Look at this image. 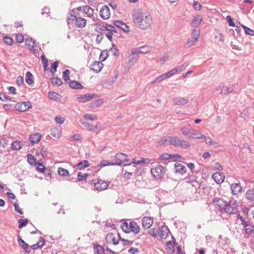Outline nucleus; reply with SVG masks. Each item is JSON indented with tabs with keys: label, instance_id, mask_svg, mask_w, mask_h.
<instances>
[{
	"label": "nucleus",
	"instance_id": "nucleus-1",
	"mask_svg": "<svg viewBox=\"0 0 254 254\" xmlns=\"http://www.w3.org/2000/svg\"><path fill=\"white\" fill-rule=\"evenodd\" d=\"M134 25L141 30L148 28L153 23L151 14L142 9H135L131 14Z\"/></svg>",
	"mask_w": 254,
	"mask_h": 254
},
{
	"label": "nucleus",
	"instance_id": "nucleus-2",
	"mask_svg": "<svg viewBox=\"0 0 254 254\" xmlns=\"http://www.w3.org/2000/svg\"><path fill=\"white\" fill-rule=\"evenodd\" d=\"M74 22V26L77 28H82L86 26V20L80 16H78L74 9L69 12V16L66 18V22L69 28H70V23Z\"/></svg>",
	"mask_w": 254,
	"mask_h": 254
},
{
	"label": "nucleus",
	"instance_id": "nucleus-3",
	"mask_svg": "<svg viewBox=\"0 0 254 254\" xmlns=\"http://www.w3.org/2000/svg\"><path fill=\"white\" fill-rule=\"evenodd\" d=\"M236 202L237 201L234 199L228 202L220 200L219 201L218 207L221 211H223L229 214H235L238 211Z\"/></svg>",
	"mask_w": 254,
	"mask_h": 254
},
{
	"label": "nucleus",
	"instance_id": "nucleus-4",
	"mask_svg": "<svg viewBox=\"0 0 254 254\" xmlns=\"http://www.w3.org/2000/svg\"><path fill=\"white\" fill-rule=\"evenodd\" d=\"M115 162H113L114 166H124L129 165L131 164V161L127 158V154L123 153H118L114 156Z\"/></svg>",
	"mask_w": 254,
	"mask_h": 254
},
{
	"label": "nucleus",
	"instance_id": "nucleus-5",
	"mask_svg": "<svg viewBox=\"0 0 254 254\" xmlns=\"http://www.w3.org/2000/svg\"><path fill=\"white\" fill-rule=\"evenodd\" d=\"M199 31L197 30L196 29H194L192 32V35L191 37L188 39L186 46L190 47L193 45H195V43L198 41V40L199 38Z\"/></svg>",
	"mask_w": 254,
	"mask_h": 254
},
{
	"label": "nucleus",
	"instance_id": "nucleus-6",
	"mask_svg": "<svg viewBox=\"0 0 254 254\" xmlns=\"http://www.w3.org/2000/svg\"><path fill=\"white\" fill-rule=\"evenodd\" d=\"M165 172V168L161 165H158L154 169H151V172L152 175L156 179L161 178Z\"/></svg>",
	"mask_w": 254,
	"mask_h": 254
},
{
	"label": "nucleus",
	"instance_id": "nucleus-7",
	"mask_svg": "<svg viewBox=\"0 0 254 254\" xmlns=\"http://www.w3.org/2000/svg\"><path fill=\"white\" fill-rule=\"evenodd\" d=\"M25 44L28 46L29 50L33 54H37L39 52L38 49H36V41L32 38H29L25 39Z\"/></svg>",
	"mask_w": 254,
	"mask_h": 254
},
{
	"label": "nucleus",
	"instance_id": "nucleus-8",
	"mask_svg": "<svg viewBox=\"0 0 254 254\" xmlns=\"http://www.w3.org/2000/svg\"><path fill=\"white\" fill-rule=\"evenodd\" d=\"M109 184V182L99 179L97 182L94 183V189L98 191H101L107 189Z\"/></svg>",
	"mask_w": 254,
	"mask_h": 254
},
{
	"label": "nucleus",
	"instance_id": "nucleus-9",
	"mask_svg": "<svg viewBox=\"0 0 254 254\" xmlns=\"http://www.w3.org/2000/svg\"><path fill=\"white\" fill-rule=\"evenodd\" d=\"M31 107L32 105L30 102H22L18 103L15 106L16 110L20 112L26 111Z\"/></svg>",
	"mask_w": 254,
	"mask_h": 254
},
{
	"label": "nucleus",
	"instance_id": "nucleus-10",
	"mask_svg": "<svg viewBox=\"0 0 254 254\" xmlns=\"http://www.w3.org/2000/svg\"><path fill=\"white\" fill-rule=\"evenodd\" d=\"M138 53H137L136 49H134L131 50V54L129 55L128 57V64L130 67L132 66L134 64L138 58Z\"/></svg>",
	"mask_w": 254,
	"mask_h": 254
},
{
	"label": "nucleus",
	"instance_id": "nucleus-11",
	"mask_svg": "<svg viewBox=\"0 0 254 254\" xmlns=\"http://www.w3.org/2000/svg\"><path fill=\"white\" fill-rule=\"evenodd\" d=\"M169 233H170V231L166 225L162 226L158 230V237L160 239H166Z\"/></svg>",
	"mask_w": 254,
	"mask_h": 254
},
{
	"label": "nucleus",
	"instance_id": "nucleus-12",
	"mask_svg": "<svg viewBox=\"0 0 254 254\" xmlns=\"http://www.w3.org/2000/svg\"><path fill=\"white\" fill-rule=\"evenodd\" d=\"M153 219L151 217H144L142 219V226L145 229H149L153 223Z\"/></svg>",
	"mask_w": 254,
	"mask_h": 254
},
{
	"label": "nucleus",
	"instance_id": "nucleus-13",
	"mask_svg": "<svg viewBox=\"0 0 254 254\" xmlns=\"http://www.w3.org/2000/svg\"><path fill=\"white\" fill-rule=\"evenodd\" d=\"M100 15L103 19H108L110 16V11L108 6L104 5L100 11Z\"/></svg>",
	"mask_w": 254,
	"mask_h": 254
},
{
	"label": "nucleus",
	"instance_id": "nucleus-14",
	"mask_svg": "<svg viewBox=\"0 0 254 254\" xmlns=\"http://www.w3.org/2000/svg\"><path fill=\"white\" fill-rule=\"evenodd\" d=\"M96 97H97V95L95 94H87L77 97V100L80 103H85Z\"/></svg>",
	"mask_w": 254,
	"mask_h": 254
},
{
	"label": "nucleus",
	"instance_id": "nucleus-15",
	"mask_svg": "<svg viewBox=\"0 0 254 254\" xmlns=\"http://www.w3.org/2000/svg\"><path fill=\"white\" fill-rule=\"evenodd\" d=\"M173 104L176 106H184L189 102V100L182 97H177L173 99Z\"/></svg>",
	"mask_w": 254,
	"mask_h": 254
},
{
	"label": "nucleus",
	"instance_id": "nucleus-16",
	"mask_svg": "<svg viewBox=\"0 0 254 254\" xmlns=\"http://www.w3.org/2000/svg\"><path fill=\"white\" fill-rule=\"evenodd\" d=\"M114 25L117 28H119L125 32L129 31V27L124 22L120 20H116L114 22Z\"/></svg>",
	"mask_w": 254,
	"mask_h": 254
},
{
	"label": "nucleus",
	"instance_id": "nucleus-17",
	"mask_svg": "<svg viewBox=\"0 0 254 254\" xmlns=\"http://www.w3.org/2000/svg\"><path fill=\"white\" fill-rule=\"evenodd\" d=\"M103 67V64L101 62L95 61L90 65V69L93 70L96 72H99Z\"/></svg>",
	"mask_w": 254,
	"mask_h": 254
},
{
	"label": "nucleus",
	"instance_id": "nucleus-18",
	"mask_svg": "<svg viewBox=\"0 0 254 254\" xmlns=\"http://www.w3.org/2000/svg\"><path fill=\"white\" fill-rule=\"evenodd\" d=\"M212 178L217 184H221L225 179V176L219 172H216L213 174Z\"/></svg>",
	"mask_w": 254,
	"mask_h": 254
},
{
	"label": "nucleus",
	"instance_id": "nucleus-19",
	"mask_svg": "<svg viewBox=\"0 0 254 254\" xmlns=\"http://www.w3.org/2000/svg\"><path fill=\"white\" fill-rule=\"evenodd\" d=\"M245 228L246 234L250 235L254 231V225L250 221H247L246 223L243 226Z\"/></svg>",
	"mask_w": 254,
	"mask_h": 254
},
{
	"label": "nucleus",
	"instance_id": "nucleus-20",
	"mask_svg": "<svg viewBox=\"0 0 254 254\" xmlns=\"http://www.w3.org/2000/svg\"><path fill=\"white\" fill-rule=\"evenodd\" d=\"M231 189L232 193L234 195L238 194L242 190V188L240 183H234L231 185Z\"/></svg>",
	"mask_w": 254,
	"mask_h": 254
},
{
	"label": "nucleus",
	"instance_id": "nucleus-21",
	"mask_svg": "<svg viewBox=\"0 0 254 254\" xmlns=\"http://www.w3.org/2000/svg\"><path fill=\"white\" fill-rule=\"evenodd\" d=\"M175 169L176 173H179L181 175L184 174L186 172V167L181 163L176 162L175 165Z\"/></svg>",
	"mask_w": 254,
	"mask_h": 254
},
{
	"label": "nucleus",
	"instance_id": "nucleus-22",
	"mask_svg": "<svg viewBox=\"0 0 254 254\" xmlns=\"http://www.w3.org/2000/svg\"><path fill=\"white\" fill-rule=\"evenodd\" d=\"M129 230L130 232H132L135 234H137L139 233L140 228L136 222L131 221L129 223Z\"/></svg>",
	"mask_w": 254,
	"mask_h": 254
},
{
	"label": "nucleus",
	"instance_id": "nucleus-23",
	"mask_svg": "<svg viewBox=\"0 0 254 254\" xmlns=\"http://www.w3.org/2000/svg\"><path fill=\"white\" fill-rule=\"evenodd\" d=\"M106 241L107 243H112L114 245H117L119 243V240H117L114 233H111L108 234L106 237Z\"/></svg>",
	"mask_w": 254,
	"mask_h": 254
},
{
	"label": "nucleus",
	"instance_id": "nucleus-24",
	"mask_svg": "<svg viewBox=\"0 0 254 254\" xmlns=\"http://www.w3.org/2000/svg\"><path fill=\"white\" fill-rule=\"evenodd\" d=\"M41 136L40 133L36 132L30 135L29 140L33 144L37 143L41 140Z\"/></svg>",
	"mask_w": 254,
	"mask_h": 254
},
{
	"label": "nucleus",
	"instance_id": "nucleus-25",
	"mask_svg": "<svg viewBox=\"0 0 254 254\" xmlns=\"http://www.w3.org/2000/svg\"><path fill=\"white\" fill-rule=\"evenodd\" d=\"M61 127H54L51 129L50 134L54 137L59 138L61 136Z\"/></svg>",
	"mask_w": 254,
	"mask_h": 254
},
{
	"label": "nucleus",
	"instance_id": "nucleus-26",
	"mask_svg": "<svg viewBox=\"0 0 254 254\" xmlns=\"http://www.w3.org/2000/svg\"><path fill=\"white\" fill-rule=\"evenodd\" d=\"M166 141H168L170 144L174 146H179L180 139L176 136H169L166 139Z\"/></svg>",
	"mask_w": 254,
	"mask_h": 254
},
{
	"label": "nucleus",
	"instance_id": "nucleus-27",
	"mask_svg": "<svg viewBox=\"0 0 254 254\" xmlns=\"http://www.w3.org/2000/svg\"><path fill=\"white\" fill-rule=\"evenodd\" d=\"M190 138L206 139V137L197 131L192 130Z\"/></svg>",
	"mask_w": 254,
	"mask_h": 254
},
{
	"label": "nucleus",
	"instance_id": "nucleus-28",
	"mask_svg": "<svg viewBox=\"0 0 254 254\" xmlns=\"http://www.w3.org/2000/svg\"><path fill=\"white\" fill-rule=\"evenodd\" d=\"M69 86L70 88L75 89H81L83 88L81 83L76 80H72L69 82Z\"/></svg>",
	"mask_w": 254,
	"mask_h": 254
},
{
	"label": "nucleus",
	"instance_id": "nucleus-29",
	"mask_svg": "<svg viewBox=\"0 0 254 254\" xmlns=\"http://www.w3.org/2000/svg\"><path fill=\"white\" fill-rule=\"evenodd\" d=\"M89 166V163L87 160H82L74 166V167H76L78 170H82Z\"/></svg>",
	"mask_w": 254,
	"mask_h": 254
},
{
	"label": "nucleus",
	"instance_id": "nucleus-30",
	"mask_svg": "<svg viewBox=\"0 0 254 254\" xmlns=\"http://www.w3.org/2000/svg\"><path fill=\"white\" fill-rule=\"evenodd\" d=\"M23 146V143L19 141H13L11 144V149L12 150H19Z\"/></svg>",
	"mask_w": 254,
	"mask_h": 254
},
{
	"label": "nucleus",
	"instance_id": "nucleus-31",
	"mask_svg": "<svg viewBox=\"0 0 254 254\" xmlns=\"http://www.w3.org/2000/svg\"><path fill=\"white\" fill-rule=\"evenodd\" d=\"M202 21V17L199 15H196L193 18L192 21L191 22V25L192 27H197Z\"/></svg>",
	"mask_w": 254,
	"mask_h": 254
},
{
	"label": "nucleus",
	"instance_id": "nucleus-32",
	"mask_svg": "<svg viewBox=\"0 0 254 254\" xmlns=\"http://www.w3.org/2000/svg\"><path fill=\"white\" fill-rule=\"evenodd\" d=\"M45 244V240L42 237H40L39 242L37 244L32 245L31 247L33 250H36L43 247Z\"/></svg>",
	"mask_w": 254,
	"mask_h": 254
},
{
	"label": "nucleus",
	"instance_id": "nucleus-33",
	"mask_svg": "<svg viewBox=\"0 0 254 254\" xmlns=\"http://www.w3.org/2000/svg\"><path fill=\"white\" fill-rule=\"evenodd\" d=\"M83 13L87 14L88 17H91L93 15V9L89 5H86L84 6Z\"/></svg>",
	"mask_w": 254,
	"mask_h": 254
},
{
	"label": "nucleus",
	"instance_id": "nucleus-34",
	"mask_svg": "<svg viewBox=\"0 0 254 254\" xmlns=\"http://www.w3.org/2000/svg\"><path fill=\"white\" fill-rule=\"evenodd\" d=\"M79 122L90 131H94L97 128L96 126H92L88 123L83 121L82 120H80Z\"/></svg>",
	"mask_w": 254,
	"mask_h": 254
},
{
	"label": "nucleus",
	"instance_id": "nucleus-35",
	"mask_svg": "<svg viewBox=\"0 0 254 254\" xmlns=\"http://www.w3.org/2000/svg\"><path fill=\"white\" fill-rule=\"evenodd\" d=\"M247 198L250 201L254 200V189H249L246 193Z\"/></svg>",
	"mask_w": 254,
	"mask_h": 254
},
{
	"label": "nucleus",
	"instance_id": "nucleus-36",
	"mask_svg": "<svg viewBox=\"0 0 254 254\" xmlns=\"http://www.w3.org/2000/svg\"><path fill=\"white\" fill-rule=\"evenodd\" d=\"M94 251L96 254H104L105 253L104 248L99 245H96L94 246Z\"/></svg>",
	"mask_w": 254,
	"mask_h": 254
},
{
	"label": "nucleus",
	"instance_id": "nucleus-37",
	"mask_svg": "<svg viewBox=\"0 0 254 254\" xmlns=\"http://www.w3.org/2000/svg\"><path fill=\"white\" fill-rule=\"evenodd\" d=\"M173 240L174 241L173 243H172L171 241H168L166 243V245L167 246L168 249L170 250V251L173 253L175 251V245H176V243L175 242V240L173 237H172Z\"/></svg>",
	"mask_w": 254,
	"mask_h": 254
},
{
	"label": "nucleus",
	"instance_id": "nucleus-38",
	"mask_svg": "<svg viewBox=\"0 0 254 254\" xmlns=\"http://www.w3.org/2000/svg\"><path fill=\"white\" fill-rule=\"evenodd\" d=\"M58 173L60 176L63 177L68 176L69 175L68 171L62 167H59L58 169Z\"/></svg>",
	"mask_w": 254,
	"mask_h": 254
},
{
	"label": "nucleus",
	"instance_id": "nucleus-39",
	"mask_svg": "<svg viewBox=\"0 0 254 254\" xmlns=\"http://www.w3.org/2000/svg\"><path fill=\"white\" fill-rule=\"evenodd\" d=\"M33 75L30 71L26 73V82L28 85H31L33 83Z\"/></svg>",
	"mask_w": 254,
	"mask_h": 254
},
{
	"label": "nucleus",
	"instance_id": "nucleus-40",
	"mask_svg": "<svg viewBox=\"0 0 254 254\" xmlns=\"http://www.w3.org/2000/svg\"><path fill=\"white\" fill-rule=\"evenodd\" d=\"M192 130L187 127H183L181 129L182 134L189 138H190Z\"/></svg>",
	"mask_w": 254,
	"mask_h": 254
},
{
	"label": "nucleus",
	"instance_id": "nucleus-41",
	"mask_svg": "<svg viewBox=\"0 0 254 254\" xmlns=\"http://www.w3.org/2000/svg\"><path fill=\"white\" fill-rule=\"evenodd\" d=\"M103 103V101L102 99H97L91 103V106L92 108H96L101 106Z\"/></svg>",
	"mask_w": 254,
	"mask_h": 254
},
{
	"label": "nucleus",
	"instance_id": "nucleus-42",
	"mask_svg": "<svg viewBox=\"0 0 254 254\" xmlns=\"http://www.w3.org/2000/svg\"><path fill=\"white\" fill-rule=\"evenodd\" d=\"M121 228L125 233H130L129 225H128L127 222L124 221L122 223Z\"/></svg>",
	"mask_w": 254,
	"mask_h": 254
},
{
	"label": "nucleus",
	"instance_id": "nucleus-43",
	"mask_svg": "<svg viewBox=\"0 0 254 254\" xmlns=\"http://www.w3.org/2000/svg\"><path fill=\"white\" fill-rule=\"evenodd\" d=\"M28 221L29 220L27 219H20L18 220V228L21 229L25 227L28 224Z\"/></svg>",
	"mask_w": 254,
	"mask_h": 254
},
{
	"label": "nucleus",
	"instance_id": "nucleus-44",
	"mask_svg": "<svg viewBox=\"0 0 254 254\" xmlns=\"http://www.w3.org/2000/svg\"><path fill=\"white\" fill-rule=\"evenodd\" d=\"M17 241L19 246L23 249H26L28 247V245L21 239L19 235L18 236Z\"/></svg>",
	"mask_w": 254,
	"mask_h": 254
},
{
	"label": "nucleus",
	"instance_id": "nucleus-45",
	"mask_svg": "<svg viewBox=\"0 0 254 254\" xmlns=\"http://www.w3.org/2000/svg\"><path fill=\"white\" fill-rule=\"evenodd\" d=\"M137 50V53L145 54L148 53L150 51V48L149 46H142L139 47L138 49H136Z\"/></svg>",
	"mask_w": 254,
	"mask_h": 254
},
{
	"label": "nucleus",
	"instance_id": "nucleus-46",
	"mask_svg": "<svg viewBox=\"0 0 254 254\" xmlns=\"http://www.w3.org/2000/svg\"><path fill=\"white\" fill-rule=\"evenodd\" d=\"M206 142L207 144L213 146L215 148H218L220 146V144L216 141H213L210 138H208V139L206 138Z\"/></svg>",
	"mask_w": 254,
	"mask_h": 254
},
{
	"label": "nucleus",
	"instance_id": "nucleus-47",
	"mask_svg": "<svg viewBox=\"0 0 254 254\" xmlns=\"http://www.w3.org/2000/svg\"><path fill=\"white\" fill-rule=\"evenodd\" d=\"M51 82L53 85L59 86L63 83L62 80L58 77H53L51 78Z\"/></svg>",
	"mask_w": 254,
	"mask_h": 254
},
{
	"label": "nucleus",
	"instance_id": "nucleus-48",
	"mask_svg": "<svg viewBox=\"0 0 254 254\" xmlns=\"http://www.w3.org/2000/svg\"><path fill=\"white\" fill-rule=\"evenodd\" d=\"M107 25L108 24H106L105 25H102L100 24H99V25H96V31L98 32H101L102 33V32L105 31H107Z\"/></svg>",
	"mask_w": 254,
	"mask_h": 254
},
{
	"label": "nucleus",
	"instance_id": "nucleus-49",
	"mask_svg": "<svg viewBox=\"0 0 254 254\" xmlns=\"http://www.w3.org/2000/svg\"><path fill=\"white\" fill-rule=\"evenodd\" d=\"M242 27L243 28L246 34L249 35L251 36L254 35V30L250 29V28L247 27L244 25H242Z\"/></svg>",
	"mask_w": 254,
	"mask_h": 254
},
{
	"label": "nucleus",
	"instance_id": "nucleus-50",
	"mask_svg": "<svg viewBox=\"0 0 254 254\" xmlns=\"http://www.w3.org/2000/svg\"><path fill=\"white\" fill-rule=\"evenodd\" d=\"M27 161L31 165L36 164V159L35 157L30 154H28L27 155Z\"/></svg>",
	"mask_w": 254,
	"mask_h": 254
},
{
	"label": "nucleus",
	"instance_id": "nucleus-51",
	"mask_svg": "<svg viewBox=\"0 0 254 254\" xmlns=\"http://www.w3.org/2000/svg\"><path fill=\"white\" fill-rule=\"evenodd\" d=\"M3 40L5 44L9 46L11 45L13 42V39L7 36H4Z\"/></svg>",
	"mask_w": 254,
	"mask_h": 254
},
{
	"label": "nucleus",
	"instance_id": "nucleus-52",
	"mask_svg": "<svg viewBox=\"0 0 254 254\" xmlns=\"http://www.w3.org/2000/svg\"><path fill=\"white\" fill-rule=\"evenodd\" d=\"M107 166H114V164H113V162H109L107 160H103L98 165V166L101 168L105 167Z\"/></svg>",
	"mask_w": 254,
	"mask_h": 254
},
{
	"label": "nucleus",
	"instance_id": "nucleus-53",
	"mask_svg": "<svg viewBox=\"0 0 254 254\" xmlns=\"http://www.w3.org/2000/svg\"><path fill=\"white\" fill-rule=\"evenodd\" d=\"M150 160L148 159L142 158L140 160L136 161L134 159L132 161V163L134 164L139 165L142 163H149Z\"/></svg>",
	"mask_w": 254,
	"mask_h": 254
},
{
	"label": "nucleus",
	"instance_id": "nucleus-54",
	"mask_svg": "<svg viewBox=\"0 0 254 254\" xmlns=\"http://www.w3.org/2000/svg\"><path fill=\"white\" fill-rule=\"evenodd\" d=\"M84 119L91 121L96 120L97 119V116L93 114H85L83 116Z\"/></svg>",
	"mask_w": 254,
	"mask_h": 254
},
{
	"label": "nucleus",
	"instance_id": "nucleus-55",
	"mask_svg": "<svg viewBox=\"0 0 254 254\" xmlns=\"http://www.w3.org/2000/svg\"><path fill=\"white\" fill-rule=\"evenodd\" d=\"M148 233L154 238H157L158 236V230H156L154 228L150 229L148 231Z\"/></svg>",
	"mask_w": 254,
	"mask_h": 254
},
{
	"label": "nucleus",
	"instance_id": "nucleus-56",
	"mask_svg": "<svg viewBox=\"0 0 254 254\" xmlns=\"http://www.w3.org/2000/svg\"><path fill=\"white\" fill-rule=\"evenodd\" d=\"M190 146V143L184 140L180 139L179 146H181L183 148H187L189 147Z\"/></svg>",
	"mask_w": 254,
	"mask_h": 254
},
{
	"label": "nucleus",
	"instance_id": "nucleus-57",
	"mask_svg": "<svg viewBox=\"0 0 254 254\" xmlns=\"http://www.w3.org/2000/svg\"><path fill=\"white\" fill-rule=\"evenodd\" d=\"M36 164L38 165V167H37L36 168L37 170L39 172L43 173L44 172V170H45L46 169V167L44 166L43 163L41 162L38 161Z\"/></svg>",
	"mask_w": 254,
	"mask_h": 254
},
{
	"label": "nucleus",
	"instance_id": "nucleus-58",
	"mask_svg": "<svg viewBox=\"0 0 254 254\" xmlns=\"http://www.w3.org/2000/svg\"><path fill=\"white\" fill-rule=\"evenodd\" d=\"M15 40L17 43H22L24 40V36L22 34H16L15 35Z\"/></svg>",
	"mask_w": 254,
	"mask_h": 254
},
{
	"label": "nucleus",
	"instance_id": "nucleus-59",
	"mask_svg": "<svg viewBox=\"0 0 254 254\" xmlns=\"http://www.w3.org/2000/svg\"><path fill=\"white\" fill-rule=\"evenodd\" d=\"M108 57V52L107 51H103L101 53L100 59L101 62L105 61Z\"/></svg>",
	"mask_w": 254,
	"mask_h": 254
},
{
	"label": "nucleus",
	"instance_id": "nucleus-60",
	"mask_svg": "<svg viewBox=\"0 0 254 254\" xmlns=\"http://www.w3.org/2000/svg\"><path fill=\"white\" fill-rule=\"evenodd\" d=\"M69 73L70 71L69 69H65L63 72V78L65 82H67L69 80Z\"/></svg>",
	"mask_w": 254,
	"mask_h": 254
},
{
	"label": "nucleus",
	"instance_id": "nucleus-61",
	"mask_svg": "<svg viewBox=\"0 0 254 254\" xmlns=\"http://www.w3.org/2000/svg\"><path fill=\"white\" fill-rule=\"evenodd\" d=\"M233 90V89L232 88L227 87L226 86H222L221 93L224 94H228L232 92Z\"/></svg>",
	"mask_w": 254,
	"mask_h": 254
},
{
	"label": "nucleus",
	"instance_id": "nucleus-62",
	"mask_svg": "<svg viewBox=\"0 0 254 254\" xmlns=\"http://www.w3.org/2000/svg\"><path fill=\"white\" fill-rule=\"evenodd\" d=\"M58 64H59L58 61H56L52 64L51 72L52 73H55L57 71V69L58 66Z\"/></svg>",
	"mask_w": 254,
	"mask_h": 254
},
{
	"label": "nucleus",
	"instance_id": "nucleus-63",
	"mask_svg": "<svg viewBox=\"0 0 254 254\" xmlns=\"http://www.w3.org/2000/svg\"><path fill=\"white\" fill-rule=\"evenodd\" d=\"M58 96L59 94L54 91L49 92L48 93V97L51 99L56 100L58 99Z\"/></svg>",
	"mask_w": 254,
	"mask_h": 254
},
{
	"label": "nucleus",
	"instance_id": "nucleus-64",
	"mask_svg": "<svg viewBox=\"0 0 254 254\" xmlns=\"http://www.w3.org/2000/svg\"><path fill=\"white\" fill-rule=\"evenodd\" d=\"M170 154L167 153H164L161 155H160L159 157V159L160 160H167L170 159Z\"/></svg>",
	"mask_w": 254,
	"mask_h": 254
}]
</instances>
